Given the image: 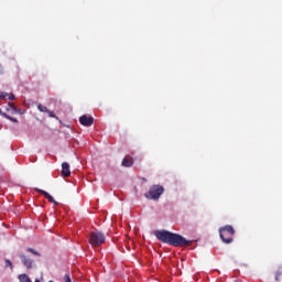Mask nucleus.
Wrapping results in <instances>:
<instances>
[{
    "label": "nucleus",
    "instance_id": "4",
    "mask_svg": "<svg viewBox=\"0 0 282 282\" xmlns=\"http://www.w3.org/2000/svg\"><path fill=\"white\" fill-rule=\"evenodd\" d=\"M162 195H164V187L162 185H152L149 192L145 193V198L158 202Z\"/></svg>",
    "mask_w": 282,
    "mask_h": 282
},
{
    "label": "nucleus",
    "instance_id": "11",
    "mask_svg": "<svg viewBox=\"0 0 282 282\" xmlns=\"http://www.w3.org/2000/svg\"><path fill=\"white\" fill-rule=\"evenodd\" d=\"M19 280L20 282H32V280L30 279V276H28V274H20Z\"/></svg>",
    "mask_w": 282,
    "mask_h": 282
},
{
    "label": "nucleus",
    "instance_id": "5",
    "mask_svg": "<svg viewBox=\"0 0 282 282\" xmlns=\"http://www.w3.org/2000/svg\"><path fill=\"white\" fill-rule=\"evenodd\" d=\"M20 259L23 265L28 268V270H32V268H34V260H32L31 258L26 257L23 253H20Z\"/></svg>",
    "mask_w": 282,
    "mask_h": 282
},
{
    "label": "nucleus",
    "instance_id": "2",
    "mask_svg": "<svg viewBox=\"0 0 282 282\" xmlns=\"http://www.w3.org/2000/svg\"><path fill=\"white\" fill-rule=\"evenodd\" d=\"M220 239L224 243H232L235 237V228L232 226L227 225L225 227L219 228Z\"/></svg>",
    "mask_w": 282,
    "mask_h": 282
},
{
    "label": "nucleus",
    "instance_id": "12",
    "mask_svg": "<svg viewBox=\"0 0 282 282\" xmlns=\"http://www.w3.org/2000/svg\"><path fill=\"white\" fill-rule=\"evenodd\" d=\"M39 111H41L42 113H47V111H50V109H47V107L43 106V105H39L37 106Z\"/></svg>",
    "mask_w": 282,
    "mask_h": 282
},
{
    "label": "nucleus",
    "instance_id": "19",
    "mask_svg": "<svg viewBox=\"0 0 282 282\" xmlns=\"http://www.w3.org/2000/svg\"><path fill=\"white\" fill-rule=\"evenodd\" d=\"M7 98H9V100H14V95H9Z\"/></svg>",
    "mask_w": 282,
    "mask_h": 282
},
{
    "label": "nucleus",
    "instance_id": "9",
    "mask_svg": "<svg viewBox=\"0 0 282 282\" xmlns=\"http://www.w3.org/2000/svg\"><path fill=\"white\" fill-rule=\"evenodd\" d=\"M121 165L124 167L133 166V159H131V156H126L122 160Z\"/></svg>",
    "mask_w": 282,
    "mask_h": 282
},
{
    "label": "nucleus",
    "instance_id": "6",
    "mask_svg": "<svg viewBox=\"0 0 282 282\" xmlns=\"http://www.w3.org/2000/svg\"><path fill=\"white\" fill-rule=\"evenodd\" d=\"M79 122L83 127H91L94 124V117L84 115L79 117Z\"/></svg>",
    "mask_w": 282,
    "mask_h": 282
},
{
    "label": "nucleus",
    "instance_id": "8",
    "mask_svg": "<svg viewBox=\"0 0 282 282\" xmlns=\"http://www.w3.org/2000/svg\"><path fill=\"white\" fill-rule=\"evenodd\" d=\"M72 175V171L69 170V163H62V177H69Z\"/></svg>",
    "mask_w": 282,
    "mask_h": 282
},
{
    "label": "nucleus",
    "instance_id": "10",
    "mask_svg": "<svg viewBox=\"0 0 282 282\" xmlns=\"http://www.w3.org/2000/svg\"><path fill=\"white\" fill-rule=\"evenodd\" d=\"M0 116H2V118H7V120H10L11 122H19V120L14 117H10L8 113L2 112L0 109Z\"/></svg>",
    "mask_w": 282,
    "mask_h": 282
},
{
    "label": "nucleus",
    "instance_id": "13",
    "mask_svg": "<svg viewBox=\"0 0 282 282\" xmlns=\"http://www.w3.org/2000/svg\"><path fill=\"white\" fill-rule=\"evenodd\" d=\"M26 252H31V254H35V257H41V253L33 248H28Z\"/></svg>",
    "mask_w": 282,
    "mask_h": 282
},
{
    "label": "nucleus",
    "instance_id": "1",
    "mask_svg": "<svg viewBox=\"0 0 282 282\" xmlns=\"http://www.w3.org/2000/svg\"><path fill=\"white\" fill-rule=\"evenodd\" d=\"M154 236L162 243H167V246H173L174 248H186V246H191V241L180 234H173L167 230H155Z\"/></svg>",
    "mask_w": 282,
    "mask_h": 282
},
{
    "label": "nucleus",
    "instance_id": "18",
    "mask_svg": "<svg viewBox=\"0 0 282 282\" xmlns=\"http://www.w3.org/2000/svg\"><path fill=\"white\" fill-rule=\"evenodd\" d=\"M6 268H12V261L6 260Z\"/></svg>",
    "mask_w": 282,
    "mask_h": 282
},
{
    "label": "nucleus",
    "instance_id": "17",
    "mask_svg": "<svg viewBox=\"0 0 282 282\" xmlns=\"http://www.w3.org/2000/svg\"><path fill=\"white\" fill-rule=\"evenodd\" d=\"M9 107L10 109H12V111L17 112V107L14 106V102H10Z\"/></svg>",
    "mask_w": 282,
    "mask_h": 282
},
{
    "label": "nucleus",
    "instance_id": "21",
    "mask_svg": "<svg viewBox=\"0 0 282 282\" xmlns=\"http://www.w3.org/2000/svg\"><path fill=\"white\" fill-rule=\"evenodd\" d=\"M35 282H41V280L36 279Z\"/></svg>",
    "mask_w": 282,
    "mask_h": 282
},
{
    "label": "nucleus",
    "instance_id": "20",
    "mask_svg": "<svg viewBox=\"0 0 282 282\" xmlns=\"http://www.w3.org/2000/svg\"><path fill=\"white\" fill-rule=\"evenodd\" d=\"M279 276H281V273H276L275 281H279Z\"/></svg>",
    "mask_w": 282,
    "mask_h": 282
},
{
    "label": "nucleus",
    "instance_id": "15",
    "mask_svg": "<svg viewBox=\"0 0 282 282\" xmlns=\"http://www.w3.org/2000/svg\"><path fill=\"white\" fill-rule=\"evenodd\" d=\"M50 118H56L58 120V117H56V115L54 113V111H47Z\"/></svg>",
    "mask_w": 282,
    "mask_h": 282
},
{
    "label": "nucleus",
    "instance_id": "7",
    "mask_svg": "<svg viewBox=\"0 0 282 282\" xmlns=\"http://www.w3.org/2000/svg\"><path fill=\"white\" fill-rule=\"evenodd\" d=\"M35 191L37 193H40L41 195H43L45 197V199H47L51 204H54V206H58V202H56L54 199V197L52 195H50V193L43 191V189H40V188H35Z\"/></svg>",
    "mask_w": 282,
    "mask_h": 282
},
{
    "label": "nucleus",
    "instance_id": "16",
    "mask_svg": "<svg viewBox=\"0 0 282 282\" xmlns=\"http://www.w3.org/2000/svg\"><path fill=\"white\" fill-rule=\"evenodd\" d=\"M64 282H72V278L69 276V274L64 275Z\"/></svg>",
    "mask_w": 282,
    "mask_h": 282
},
{
    "label": "nucleus",
    "instance_id": "3",
    "mask_svg": "<svg viewBox=\"0 0 282 282\" xmlns=\"http://www.w3.org/2000/svg\"><path fill=\"white\" fill-rule=\"evenodd\" d=\"M105 241H107V238L101 231H93L89 236V243L93 248H100Z\"/></svg>",
    "mask_w": 282,
    "mask_h": 282
},
{
    "label": "nucleus",
    "instance_id": "14",
    "mask_svg": "<svg viewBox=\"0 0 282 282\" xmlns=\"http://www.w3.org/2000/svg\"><path fill=\"white\" fill-rule=\"evenodd\" d=\"M9 94L8 93H0V98L2 100H6V98H8Z\"/></svg>",
    "mask_w": 282,
    "mask_h": 282
}]
</instances>
